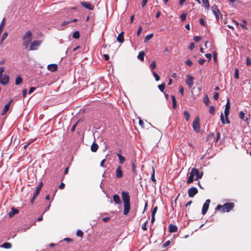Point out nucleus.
<instances>
[{"instance_id": "1", "label": "nucleus", "mask_w": 251, "mask_h": 251, "mask_svg": "<svg viewBox=\"0 0 251 251\" xmlns=\"http://www.w3.org/2000/svg\"><path fill=\"white\" fill-rule=\"evenodd\" d=\"M121 195L124 205L123 214L124 215H127L130 209V196L129 193L126 191L122 192Z\"/></svg>"}, {"instance_id": "2", "label": "nucleus", "mask_w": 251, "mask_h": 251, "mask_svg": "<svg viewBox=\"0 0 251 251\" xmlns=\"http://www.w3.org/2000/svg\"><path fill=\"white\" fill-rule=\"evenodd\" d=\"M202 173H200L198 169L196 168H192L190 176L188 177L187 183L190 184L192 183L194 180H197L199 178H201L202 176Z\"/></svg>"}, {"instance_id": "3", "label": "nucleus", "mask_w": 251, "mask_h": 251, "mask_svg": "<svg viewBox=\"0 0 251 251\" xmlns=\"http://www.w3.org/2000/svg\"><path fill=\"white\" fill-rule=\"evenodd\" d=\"M234 206L233 202H227L223 205L218 204L216 207V210H219L222 212H228L234 208Z\"/></svg>"}, {"instance_id": "4", "label": "nucleus", "mask_w": 251, "mask_h": 251, "mask_svg": "<svg viewBox=\"0 0 251 251\" xmlns=\"http://www.w3.org/2000/svg\"><path fill=\"white\" fill-rule=\"evenodd\" d=\"M24 41L23 45L25 48H28L29 44L32 41V33L30 31H28L24 35L23 37Z\"/></svg>"}, {"instance_id": "5", "label": "nucleus", "mask_w": 251, "mask_h": 251, "mask_svg": "<svg viewBox=\"0 0 251 251\" xmlns=\"http://www.w3.org/2000/svg\"><path fill=\"white\" fill-rule=\"evenodd\" d=\"M4 71L3 67H0V83L3 85H7L9 81V77L6 75H3V72Z\"/></svg>"}, {"instance_id": "6", "label": "nucleus", "mask_w": 251, "mask_h": 251, "mask_svg": "<svg viewBox=\"0 0 251 251\" xmlns=\"http://www.w3.org/2000/svg\"><path fill=\"white\" fill-rule=\"evenodd\" d=\"M193 128L194 131L197 133L200 131V119L199 117L195 118L193 122Z\"/></svg>"}, {"instance_id": "7", "label": "nucleus", "mask_w": 251, "mask_h": 251, "mask_svg": "<svg viewBox=\"0 0 251 251\" xmlns=\"http://www.w3.org/2000/svg\"><path fill=\"white\" fill-rule=\"evenodd\" d=\"M229 110H225L224 113H225V115L226 121H225L223 113H221V116H220V119H221L222 123L223 124H225L226 123V124H229L230 123V121H229V119L228 118V116L229 115Z\"/></svg>"}, {"instance_id": "8", "label": "nucleus", "mask_w": 251, "mask_h": 251, "mask_svg": "<svg viewBox=\"0 0 251 251\" xmlns=\"http://www.w3.org/2000/svg\"><path fill=\"white\" fill-rule=\"evenodd\" d=\"M210 202V200L209 199H207L203 203L201 210V213L202 215H204L206 213L209 208Z\"/></svg>"}, {"instance_id": "9", "label": "nucleus", "mask_w": 251, "mask_h": 251, "mask_svg": "<svg viewBox=\"0 0 251 251\" xmlns=\"http://www.w3.org/2000/svg\"><path fill=\"white\" fill-rule=\"evenodd\" d=\"M194 77L192 76L188 75H187V78L186 79L185 82L190 88H192L194 84Z\"/></svg>"}, {"instance_id": "10", "label": "nucleus", "mask_w": 251, "mask_h": 251, "mask_svg": "<svg viewBox=\"0 0 251 251\" xmlns=\"http://www.w3.org/2000/svg\"><path fill=\"white\" fill-rule=\"evenodd\" d=\"M211 9L213 14L215 16L217 20L218 21L219 19V15H220L221 14L217 5H216L215 4L212 5L211 7Z\"/></svg>"}, {"instance_id": "11", "label": "nucleus", "mask_w": 251, "mask_h": 251, "mask_svg": "<svg viewBox=\"0 0 251 251\" xmlns=\"http://www.w3.org/2000/svg\"><path fill=\"white\" fill-rule=\"evenodd\" d=\"M198 193V190L197 188L192 187L189 189L188 194L189 197L192 198L194 197Z\"/></svg>"}, {"instance_id": "12", "label": "nucleus", "mask_w": 251, "mask_h": 251, "mask_svg": "<svg viewBox=\"0 0 251 251\" xmlns=\"http://www.w3.org/2000/svg\"><path fill=\"white\" fill-rule=\"evenodd\" d=\"M221 137V134L219 132H217L216 133V137H214V133H210L207 138V141L209 140L210 139L214 138L215 143H217Z\"/></svg>"}, {"instance_id": "13", "label": "nucleus", "mask_w": 251, "mask_h": 251, "mask_svg": "<svg viewBox=\"0 0 251 251\" xmlns=\"http://www.w3.org/2000/svg\"><path fill=\"white\" fill-rule=\"evenodd\" d=\"M41 42L38 40L34 41L30 45V50H36L40 46Z\"/></svg>"}, {"instance_id": "14", "label": "nucleus", "mask_w": 251, "mask_h": 251, "mask_svg": "<svg viewBox=\"0 0 251 251\" xmlns=\"http://www.w3.org/2000/svg\"><path fill=\"white\" fill-rule=\"evenodd\" d=\"M80 4L85 8L90 10H92L94 9V6L92 5L90 2H85V1H82L80 2Z\"/></svg>"}, {"instance_id": "15", "label": "nucleus", "mask_w": 251, "mask_h": 251, "mask_svg": "<svg viewBox=\"0 0 251 251\" xmlns=\"http://www.w3.org/2000/svg\"><path fill=\"white\" fill-rule=\"evenodd\" d=\"M123 176V172L121 166H118L116 170V176L117 178H120Z\"/></svg>"}, {"instance_id": "16", "label": "nucleus", "mask_w": 251, "mask_h": 251, "mask_svg": "<svg viewBox=\"0 0 251 251\" xmlns=\"http://www.w3.org/2000/svg\"><path fill=\"white\" fill-rule=\"evenodd\" d=\"M47 68L50 72H54L57 69V65L56 64H51L48 66Z\"/></svg>"}, {"instance_id": "17", "label": "nucleus", "mask_w": 251, "mask_h": 251, "mask_svg": "<svg viewBox=\"0 0 251 251\" xmlns=\"http://www.w3.org/2000/svg\"><path fill=\"white\" fill-rule=\"evenodd\" d=\"M113 198V201L115 204L120 205L122 203L120 197L118 195H114Z\"/></svg>"}, {"instance_id": "18", "label": "nucleus", "mask_w": 251, "mask_h": 251, "mask_svg": "<svg viewBox=\"0 0 251 251\" xmlns=\"http://www.w3.org/2000/svg\"><path fill=\"white\" fill-rule=\"evenodd\" d=\"M12 100L10 101L8 103H7L4 107V109L1 113V115H4L7 112V111L9 110V107L10 106Z\"/></svg>"}, {"instance_id": "19", "label": "nucleus", "mask_w": 251, "mask_h": 251, "mask_svg": "<svg viewBox=\"0 0 251 251\" xmlns=\"http://www.w3.org/2000/svg\"><path fill=\"white\" fill-rule=\"evenodd\" d=\"M124 33L123 31L121 32L117 37V40L121 43H123L124 40Z\"/></svg>"}, {"instance_id": "20", "label": "nucleus", "mask_w": 251, "mask_h": 251, "mask_svg": "<svg viewBox=\"0 0 251 251\" xmlns=\"http://www.w3.org/2000/svg\"><path fill=\"white\" fill-rule=\"evenodd\" d=\"M19 212V211L17 209H16L14 207H13L11 209V211L9 212V216L11 218L13 216H14L16 214L18 213Z\"/></svg>"}, {"instance_id": "21", "label": "nucleus", "mask_w": 251, "mask_h": 251, "mask_svg": "<svg viewBox=\"0 0 251 251\" xmlns=\"http://www.w3.org/2000/svg\"><path fill=\"white\" fill-rule=\"evenodd\" d=\"M42 186H43V183L42 182H41L36 188L35 193L34 194L35 196H38V195L40 193V190L42 189Z\"/></svg>"}, {"instance_id": "22", "label": "nucleus", "mask_w": 251, "mask_h": 251, "mask_svg": "<svg viewBox=\"0 0 251 251\" xmlns=\"http://www.w3.org/2000/svg\"><path fill=\"white\" fill-rule=\"evenodd\" d=\"M117 156L119 158V163L120 164H122L124 163V162H125V157H124L122 155L119 154V153H118L117 154Z\"/></svg>"}, {"instance_id": "23", "label": "nucleus", "mask_w": 251, "mask_h": 251, "mask_svg": "<svg viewBox=\"0 0 251 251\" xmlns=\"http://www.w3.org/2000/svg\"><path fill=\"white\" fill-rule=\"evenodd\" d=\"M98 145L97 144L94 142L91 147V150L93 152H96L98 149Z\"/></svg>"}, {"instance_id": "24", "label": "nucleus", "mask_w": 251, "mask_h": 251, "mask_svg": "<svg viewBox=\"0 0 251 251\" xmlns=\"http://www.w3.org/2000/svg\"><path fill=\"white\" fill-rule=\"evenodd\" d=\"M0 247L2 248H5V249H10L11 248L12 245H11V243H10L5 242V243H3L0 246Z\"/></svg>"}, {"instance_id": "25", "label": "nucleus", "mask_w": 251, "mask_h": 251, "mask_svg": "<svg viewBox=\"0 0 251 251\" xmlns=\"http://www.w3.org/2000/svg\"><path fill=\"white\" fill-rule=\"evenodd\" d=\"M145 53L144 51H140L137 56L138 59L142 61H144Z\"/></svg>"}, {"instance_id": "26", "label": "nucleus", "mask_w": 251, "mask_h": 251, "mask_svg": "<svg viewBox=\"0 0 251 251\" xmlns=\"http://www.w3.org/2000/svg\"><path fill=\"white\" fill-rule=\"evenodd\" d=\"M242 23L240 24V25L242 26V27L246 30H248V27L247 26V22L245 20H242Z\"/></svg>"}, {"instance_id": "27", "label": "nucleus", "mask_w": 251, "mask_h": 251, "mask_svg": "<svg viewBox=\"0 0 251 251\" xmlns=\"http://www.w3.org/2000/svg\"><path fill=\"white\" fill-rule=\"evenodd\" d=\"M202 3L203 5L206 8L208 9L210 7L209 2L208 0H202Z\"/></svg>"}, {"instance_id": "28", "label": "nucleus", "mask_w": 251, "mask_h": 251, "mask_svg": "<svg viewBox=\"0 0 251 251\" xmlns=\"http://www.w3.org/2000/svg\"><path fill=\"white\" fill-rule=\"evenodd\" d=\"M153 36V33H151V34L146 35V36L145 37V39H144V42H145V43L147 42L149 40H150L151 38H152Z\"/></svg>"}, {"instance_id": "29", "label": "nucleus", "mask_w": 251, "mask_h": 251, "mask_svg": "<svg viewBox=\"0 0 251 251\" xmlns=\"http://www.w3.org/2000/svg\"><path fill=\"white\" fill-rule=\"evenodd\" d=\"M151 72L153 75V76L155 78L156 81H158L160 79V76L158 75L154 71L151 70Z\"/></svg>"}, {"instance_id": "30", "label": "nucleus", "mask_w": 251, "mask_h": 251, "mask_svg": "<svg viewBox=\"0 0 251 251\" xmlns=\"http://www.w3.org/2000/svg\"><path fill=\"white\" fill-rule=\"evenodd\" d=\"M23 81V79L21 76H18L15 80V84L16 85L20 84Z\"/></svg>"}, {"instance_id": "31", "label": "nucleus", "mask_w": 251, "mask_h": 251, "mask_svg": "<svg viewBox=\"0 0 251 251\" xmlns=\"http://www.w3.org/2000/svg\"><path fill=\"white\" fill-rule=\"evenodd\" d=\"M184 116L187 121H189L190 120V114L187 111H184Z\"/></svg>"}, {"instance_id": "32", "label": "nucleus", "mask_w": 251, "mask_h": 251, "mask_svg": "<svg viewBox=\"0 0 251 251\" xmlns=\"http://www.w3.org/2000/svg\"><path fill=\"white\" fill-rule=\"evenodd\" d=\"M151 179L153 182L155 183L156 179L155 178V171L153 167H152V173L151 175Z\"/></svg>"}, {"instance_id": "33", "label": "nucleus", "mask_w": 251, "mask_h": 251, "mask_svg": "<svg viewBox=\"0 0 251 251\" xmlns=\"http://www.w3.org/2000/svg\"><path fill=\"white\" fill-rule=\"evenodd\" d=\"M165 87V84L164 83H162L161 84H160L158 86V89L161 91L162 92H164V89Z\"/></svg>"}, {"instance_id": "34", "label": "nucleus", "mask_w": 251, "mask_h": 251, "mask_svg": "<svg viewBox=\"0 0 251 251\" xmlns=\"http://www.w3.org/2000/svg\"><path fill=\"white\" fill-rule=\"evenodd\" d=\"M73 37L75 39H78L79 37V33L78 31L74 32Z\"/></svg>"}, {"instance_id": "35", "label": "nucleus", "mask_w": 251, "mask_h": 251, "mask_svg": "<svg viewBox=\"0 0 251 251\" xmlns=\"http://www.w3.org/2000/svg\"><path fill=\"white\" fill-rule=\"evenodd\" d=\"M209 112L210 114L214 115L215 113V108L213 106H210L209 108Z\"/></svg>"}, {"instance_id": "36", "label": "nucleus", "mask_w": 251, "mask_h": 251, "mask_svg": "<svg viewBox=\"0 0 251 251\" xmlns=\"http://www.w3.org/2000/svg\"><path fill=\"white\" fill-rule=\"evenodd\" d=\"M203 102L205 105H208L209 103V100L208 96L206 95L203 99Z\"/></svg>"}, {"instance_id": "37", "label": "nucleus", "mask_w": 251, "mask_h": 251, "mask_svg": "<svg viewBox=\"0 0 251 251\" xmlns=\"http://www.w3.org/2000/svg\"><path fill=\"white\" fill-rule=\"evenodd\" d=\"M8 34L7 32H4L2 35L0 44H2L3 41L7 37Z\"/></svg>"}, {"instance_id": "38", "label": "nucleus", "mask_w": 251, "mask_h": 251, "mask_svg": "<svg viewBox=\"0 0 251 251\" xmlns=\"http://www.w3.org/2000/svg\"><path fill=\"white\" fill-rule=\"evenodd\" d=\"M230 109V103L229 99H227L226 103V104L225 110H229Z\"/></svg>"}, {"instance_id": "39", "label": "nucleus", "mask_w": 251, "mask_h": 251, "mask_svg": "<svg viewBox=\"0 0 251 251\" xmlns=\"http://www.w3.org/2000/svg\"><path fill=\"white\" fill-rule=\"evenodd\" d=\"M186 16H187V13H182V15L180 17L181 20L182 21H184L186 19Z\"/></svg>"}, {"instance_id": "40", "label": "nucleus", "mask_w": 251, "mask_h": 251, "mask_svg": "<svg viewBox=\"0 0 251 251\" xmlns=\"http://www.w3.org/2000/svg\"><path fill=\"white\" fill-rule=\"evenodd\" d=\"M185 63L187 65H188L189 67H191L193 64L192 61L189 59H188L186 60Z\"/></svg>"}, {"instance_id": "41", "label": "nucleus", "mask_w": 251, "mask_h": 251, "mask_svg": "<svg viewBox=\"0 0 251 251\" xmlns=\"http://www.w3.org/2000/svg\"><path fill=\"white\" fill-rule=\"evenodd\" d=\"M156 68V63L155 61H153L151 62V70L153 71V69H154Z\"/></svg>"}, {"instance_id": "42", "label": "nucleus", "mask_w": 251, "mask_h": 251, "mask_svg": "<svg viewBox=\"0 0 251 251\" xmlns=\"http://www.w3.org/2000/svg\"><path fill=\"white\" fill-rule=\"evenodd\" d=\"M83 232L80 230H78L77 231H76V235L78 236V237H82L83 236Z\"/></svg>"}, {"instance_id": "43", "label": "nucleus", "mask_w": 251, "mask_h": 251, "mask_svg": "<svg viewBox=\"0 0 251 251\" xmlns=\"http://www.w3.org/2000/svg\"><path fill=\"white\" fill-rule=\"evenodd\" d=\"M246 65L248 66L251 65V59L247 57L246 59Z\"/></svg>"}, {"instance_id": "44", "label": "nucleus", "mask_w": 251, "mask_h": 251, "mask_svg": "<svg viewBox=\"0 0 251 251\" xmlns=\"http://www.w3.org/2000/svg\"><path fill=\"white\" fill-rule=\"evenodd\" d=\"M239 116L240 119L244 120L245 117L244 112L243 111H240Z\"/></svg>"}, {"instance_id": "45", "label": "nucleus", "mask_w": 251, "mask_h": 251, "mask_svg": "<svg viewBox=\"0 0 251 251\" xmlns=\"http://www.w3.org/2000/svg\"><path fill=\"white\" fill-rule=\"evenodd\" d=\"M170 244V241L169 240L166 241L165 243L162 245V248H166Z\"/></svg>"}, {"instance_id": "46", "label": "nucleus", "mask_w": 251, "mask_h": 251, "mask_svg": "<svg viewBox=\"0 0 251 251\" xmlns=\"http://www.w3.org/2000/svg\"><path fill=\"white\" fill-rule=\"evenodd\" d=\"M199 63L200 64V65H203L204 63H205V60L204 59H202V58H200L199 59Z\"/></svg>"}, {"instance_id": "47", "label": "nucleus", "mask_w": 251, "mask_h": 251, "mask_svg": "<svg viewBox=\"0 0 251 251\" xmlns=\"http://www.w3.org/2000/svg\"><path fill=\"white\" fill-rule=\"evenodd\" d=\"M157 207H155L152 210V213H151V216L152 217H154L155 216V214L157 211Z\"/></svg>"}, {"instance_id": "48", "label": "nucleus", "mask_w": 251, "mask_h": 251, "mask_svg": "<svg viewBox=\"0 0 251 251\" xmlns=\"http://www.w3.org/2000/svg\"><path fill=\"white\" fill-rule=\"evenodd\" d=\"M234 77L236 79L239 78V72H238V70L237 69H235Z\"/></svg>"}, {"instance_id": "49", "label": "nucleus", "mask_w": 251, "mask_h": 251, "mask_svg": "<svg viewBox=\"0 0 251 251\" xmlns=\"http://www.w3.org/2000/svg\"><path fill=\"white\" fill-rule=\"evenodd\" d=\"M194 40L196 42H199L201 40V36H195L194 37Z\"/></svg>"}, {"instance_id": "50", "label": "nucleus", "mask_w": 251, "mask_h": 251, "mask_svg": "<svg viewBox=\"0 0 251 251\" xmlns=\"http://www.w3.org/2000/svg\"><path fill=\"white\" fill-rule=\"evenodd\" d=\"M5 24H6V19H5V18H4L1 21L0 26L4 27V26L5 25Z\"/></svg>"}, {"instance_id": "51", "label": "nucleus", "mask_w": 251, "mask_h": 251, "mask_svg": "<svg viewBox=\"0 0 251 251\" xmlns=\"http://www.w3.org/2000/svg\"><path fill=\"white\" fill-rule=\"evenodd\" d=\"M195 43H191L190 44V45H189V49L190 50H193V49L195 48Z\"/></svg>"}, {"instance_id": "52", "label": "nucleus", "mask_w": 251, "mask_h": 251, "mask_svg": "<svg viewBox=\"0 0 251 251\" xmlns=\"http://www.w3.org/2000/svg\"><path fill=\"white\" fill-rule=\"evenodd\" d=\"M142 30V27L141 26H139V27L138 29V30L137 31V34L138 36H139L140 35Z\"/></svg>"}, {"instance_id": "53", "label": "nucleus", "mask_w": 251, "mask_h": 251, "mask_svg": "<svg viewBox=\"0 0 251 251\" xmlns=\"http://www.w3.org/2000/svg\"><path fill=\"white\" fill-rule=\"evenodd\" d=\"M213 98L215 100H217L218 99V98H219V93H217V92L214 93V94L213 95Z\"/></svg>"}, {"instance_id": "54", "label": "nucleus", "mask_w": 251, "mask_h": 251, "mask_svg": "<svg viewBox=\"0 0 251 251\" xmlns=\"http://www.w3.org/2000/svg\"><path fill=\"white\" fill-rule=\"evenodd\" d=\"M179 92L181 93V95L182 96L183 95L184 93V89L182 86L180 85L179 87Z\"/></svg>"}, {"instance_id": "55", "label": "nucleus", "mask_w": 251, "mask_h": 251, "mask_svg": "<svg viewBox=\"0 0 251 251\" xmlns=\"http://www.w3.org/2000/svg\"><path fill=\"white\" fill-rule=\"evenodd\" d=\"M35 89H36V88L31 87L29 90L28 93L29 94H31L35 90Z\"/></svg>"}, {"instance_id": "56", "label": "nucleus", "mask_w": 251, "mask_h": 251, "mask_svg": "<svg viewBox=\"0 0 251 251\" xmlns=\"http://www.w3.org/2000/svg\"><path fill=\"white\" fill-rule=\"evenodd\" d=\"M205 56L206 58H207L208 59V60H210L211 59V54L210 53H206L205 54Z\"/></svg>"}, {"instance_id": "57", "label": "nucleus", "mask_w": 251, "mask_h": 251, "mask_svg": "<svg viewBox=\"0 0 251 251\" xmlns=\"http://www.w3.org/2000/svg\"><path fill=\"white\" fill-rule=\"evenodd\" d=\"M27 93V90L26 89H24L23 90L22 94L24 98H25L26 97V95Z\"/></svg>"}, {"instance_id": "58", "label": "nucleus", "mask_w": 251, "mask_h": 251, "mask_svg": "<svg viewBox=\"0 0 251 251\" xmlns=\"http://www.w3.org/2000/svg\"><path fill=\"white\" fill-rule=\"evenodd\" d=\"M148 0H143L142 2V6L144 7L147 4Z\"/></svg>"}, {"instance_id": "59", "label": "nucleus", "mask_w": 251, "mask_h": 251, "mask_svg": "<svg viewBox=\"0 0 251 251\" xmlns=\"http://www.w3.org/2000/svg\"><path fill=\"white\" fill-rule=\"evenodd\" d=\"M173 105H174V109L176 108V100L175 97L174 96V99H173Z\"/></svg>"}, {"instance_id": "60", "label": "nucleus", "mask_w": 251, "mask_h": 251, "mask_svg": "<svg viewBox=\"0 0 251 251\" xmlns=\"http://www.w3.org/2000/svg\"><path fill=\"white\" fill-rule=\"evenodd\" d=\"M142 228L144 230H146L147 229L146 227V222L144 223V224L142 225Z\"/></svg>"}, {"instance_id": "61", "label": "nucleus", "mask_w": 251, "mask_h": 251, "mask_svg": "<svg viewBox=\"0 0 251 251\" xmlns=\"http://www.w3.org/2000/svg\"><path fill=\"white\" fill-rule=\"evenodd\" d=\"M76 125H77V123H76L75 125H74L71 128V131L72 132H74L75 129V128H76Z\"/></svg>"}, {"instance_id": "62", "label": "nucleus", "mask_w": 251, "mask_h": 251, "mask_svg": "<svg viewBox=\"0 0 251 251\" xmlns=\"http://www.w3.org/2000/svg\"><path fill=\"white\" fill-rule=\"evenodd\" d=\"M200 24L201 25H205L204 21L203 20V19H202V18L200 19Z\"/></svg>"}, {"instance_id": "63", "label": "nucleus", "mask_w": 251, "mask_h": 251, "mask_svg": "<svg viewBox=\"0 0 251 251\" xmlns=\"http://www.w3.org/2000/svg\"><path fill=\"white\" fill-rule=\"evenodd\" d=\"M169 230L170 232H173V224H170L169 226Z\"/></svg>"}, {"instance_id": "64", "label": "nucleus", "mask_w": 251, "mask_h": 251, "mask_svg": "<svg viewBox=\"0 0 251 251\" xmlns=\"http://www.w3.org/2000/svg\"><path fill=\"white\" fill-rule=\"evenodd\" d=\"M109 220H110V218L108 217H104L102 219L103 221L104 222H106L108 221Z\"/></svg>"}]
</instances>
